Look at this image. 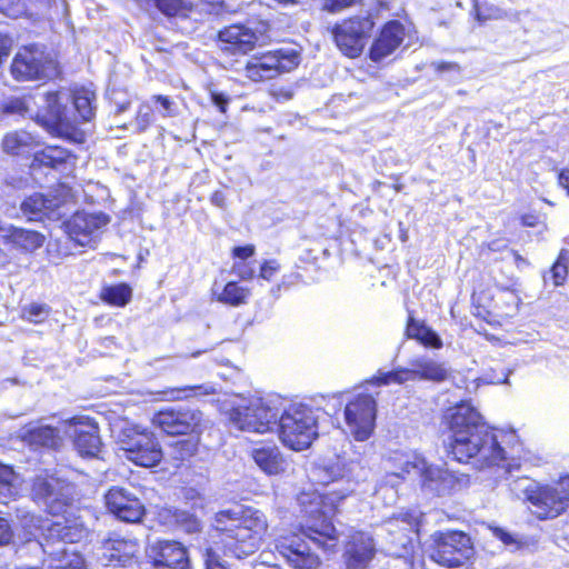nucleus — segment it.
<instances>
[{"instance_id":"17","label":"nucleus","mask_w":569,"mask_h":569,"mask_svg":"<svg viewBox=\"0 0 569 569\" xmlns=\"http://www.w3.org/2000/svg\"><path fill=\"white\" fill-rule=\"evenodd\" d=\"M377 403L370 395H358L345 408L348 432L357 440L369 439L375 429Z\"/></svg>"},{"instance_id":"31","label":"nucleus","mask_w":569,"mask_h":569,"mask_svg":"<svg viewBox=\"0 0 569 569\" xmlns=\"http://www.w3.org/2000/svg\"><path fill=\"white\" fill-rule=\"evenodd\" d=\"M406 336L409 339H416L426 347L439 349L442 347L440 337L425 323H419L412 316H409Z\"/></svg>"},{"instance_id":"49","label":"nucleus","mask_w":569,"mask_h":569,"mask_svg":"<svg viewBox=\"0 0 569 569\" xmlns=\"http://www.w3.org/2000/svg\"><path fill=\"white\" fill-rule=\"evenodd\" d=\"M491 531L496 538H498L503 545L508 547H512L513 549H518L520 546V542L518 539L511 535L510 532L506 531L502 528L493 527L491 528Z\"/></svg>"},{"instance_id":"27","label":"nucleus","mask_w":569,"mask_h":569,"mask_svg":"<svg viewBox=\"0 0 569 569\" xmlns=\"http://www.w3.org/2000/svg\"><path fill=\"white\" fill-rule=\"evenodd\" d=\"M413 378L416 380H427L432 382H442L449 376V368L443 362H439L430 357L421 356L410 361Z\"/></svg>"},{"instance_id":"37","label":"nucleus","mask_w":569,"mask_h":569,"mask_svg":"<svg viewBox=\"0 0 569 569\" xmlns=\"http://www.w3.org/2000/svg\"><path fill=\"white\" fill-rule=\"evenodd\" d=\"M31 102H32L31 97H22V98L11 97V98L6 99L0 104V112L3 116L18 114V116H22V117H26V116L31 117L33 114V111L31 108Z\"/></svg>"},{"instance_id":"25","label":"nucleus","mask_w":569,"mask_h":569,"mask_svg":"<svg viewBox=\"0 0 569 569\" xmlns=\"http://www.w3.org/2000/svg\"><path fill=\"white\" fill-rule=\"evenodd\" d=\"M405 29L398 21L387 23L380 32L379 38L372 43L370 58L379 62L391 54L402 42Z\"/></svg>"},{"instance_id":"61","label":"nucleus","mask_w":569,"mask_h":569,"mask_svg":"<svg viewBox=\"0 0 569 569\" xmlns=\"http://www.w3.org/2000/svg\"><path fill=\"white\" fill-rule=\"evenodd\" d=\"M495 383H508V376H506L502 380H497Z\"/></svg>"},{"instance_id":"50","label":"nucleus","mask_w":569,"mask_h":569,"mask_svg":"<svg viewBox=\"0 0 569 569\" xmlns=\"http://www.w3.org/2000/svg\"><path fill=\"white\" fill-rule=\"evenodd\" d=\"M209 93L211 102L218 108L220 112L226 113L230 102V97L227 93L212 88L209 89Z\"/></svg>"},{"instance_id":"44","label":"nucleus","mask_w":569,"mask_h":569,"mask_svg":"<svg viewBox=\"0 0 569 569\" xmlns=\"http://www.w3.org/2000/svg\"><path fill=\"white\" fill-rule=\"evenodd\" d=\"M156 7L166 16H178L190 9V3L184 0H154Z\"/></svg>"},{"instance_id":"33","label":"nucleus","mask_w":569,"mask_h":569,"mask_svg":"<svg viewBox=\"0 0 569 569\" xmlns=\"http://www.w3.org/2000/svg\"><path fill=\"white\" fill-rule=\"evenodd\" d=\"M212 292L219 302L232 307L246 303L249 297V289L241 287L233 281L228 282L221 290L214 287Z\"/></svg>"},{"instance_id":"45","label":"nucleus","mask_w":569,"mask_h":569,"mask_svg":"<svg viewBox=\"0 0 569 569\" xmlns=\"http://www.w3.org/2000/svg\"><path fill=\"white\" fill-rule=\"evenodd\" d=\"M0 11L10 18H19L28 11L27 0H0Z\"/></svg>"},{"instance_id":"7","label":"nucleus","mask_w":569,"mask_h":569,"mask_svg":"<svg viewBox=\"0 0 569 569\" xmlns=\"http://www.w3.org/2000/svg\"><path fill=\"white\" fill-rule=\"evenodd\" d=\"M112 432L133 463L150 468L160 462L162 450L152 432L127 421L114 423Z\"/></svg>"},{"instance_id":"59","label":"nucleus","mask_w":569,"mask_h":569,"mask_svg":"<svg viewBox=\"0 0 569 569\" xmlns=\"http://www.w3.org/2000/svg\"><path fill=\"white\" fill-rule=\"evenodd\" d=\"M515 260L518 263V266L520 263H526V260L521 256H519L518 253H515Z\"/></svg>"},{"instance_id":"38","label":"nucleus","mask_w":569,"mask_h":569,"mask_svg":"<svg viewBox=\"0 0 569 569\" xmlns=\"http://www.w3.org/2000/svg\"><path fill=\"white\" fill-rule=\"evenodd\" d=\"M29 439L32 443L57 448L60 445V437L57 429L49 426H40L29 431Z\"/></svg>"},{"instance_id":"46","label":"nucleus","mask_w":569,"mask_h":569,"mask_svg":"<svg viewBox=\"0 0 569 569\" xmlns=\"http://www.w3.org/2000/svg\"><path fill=\"white\" fill-rule=\"evenodd\" d=\"M50 308L47 305L32 303L23 309V318L27 320L39 323L49 316Z\"/></svg>"},{"instance_id":"28","label":"nucleus","mask_w":569,"mask_h":569,"mask_svg":"<svg viewBox=\"0 0 569 569\" xmlns=\"http://www.w3.org/2000/svg\"><path fill=\"white\" fill-rule=\"evenodd\" d=\"M251 457L256 465L268 475H278L286 468V461L276 445H262L252 449Z\"/></svg>"},{"instance_id":"57","label":"nucleus","mask_w":569,"mask_h":569,"mask_svg":"<svg viewBox=\"0 0 569 569\" xmlns=\"http://www.w3.org/2000/svg\"><path fill=\"white\" fill-rule=\"evenodd\" d=\"M211 203L214 204L216 207L224 208L226 207V197H224L223 192H221V191L213 192L211 196Z\"/></svg>"},{"instance_id":"53","label":"nucleus","mask_w":569,"mask_h":569,"mask_svg":"<svg viewBox=\"0 0 569 569\" xmlns=\"http://www.w3.org/2000/svg\"><path fill=\"white\" fill-rule=\"evenodd\" d=\"M279 269L280 266L276 260H268L260 268V278L270 281Z\"/></svg>"},{"instance_id":"58","label":"nucleus","mask_w":569,"mask_h":569,"mask_svg":"<svg viewBox=\"0 0 569 569\" xmlns=\"http://www.w3.org/2000/svg\"><path fill=\"white\" fill-rule=\"evenodd\" d=\"M238 273L242 279H251L253 277V270L248 269L244 264H239Z\"/></svg>"},{"instance_id":"3","label":"nucleus","mask_w":569,"mask_h":569,"mask_svg":"<svg viewBox=\"0 0 569 569\" xmlns=\"http://www.w3.org/2000/svg\"><path fill=\"white\" fill-rule=\"evenodd\" d=\"M299 503L305 516L309 518L307 523L300 533L280 536L276 540V549L293 568L313 569L318 566L319 559L311 551L306 538L318 547L329 549L338 539L337 530L329 520L331 509H322V496L303 493L299 497Z\"/></svg>"},{"instance_id":"48","label":"nucleus","mask_w":569,"mask_h":569,"mask_svg":"<svg viewBox=\"0 0 569 569\" xmlns=\"http://www.w3.org/2000/svg\"><path fill=\"white\" fill-rule=\"evenodd\" d=\"M361 1L362 0H323L322 9L330 13H337Z\"/></svg>"},{"instance_id":"29","label":"nucleus","mask_w":569,"mask_h":569,"mask_svg":"<svg viewBox=\"0 0 569 569\" xmlns=\"http://www.w3.org/2000/svg\"><path fill=\"white\" fill-rule=\"evenodd\" d=\"M2 227L4 230H0V236L9 238L16 246L26 251H34L43 244L44 237L37 231L6 227L4 224Z\"/></svg>"},{"instance_id":"52","label":"nucleus","mask_w":569,"mask_h":569,"mask_svg":"<svg viewBox=\"0 0 569 569\" xmlns=\"http://www.w3.org/2000/svg\"><path fill=\"white\" fill-rule=\"evenodd\" d=\"M562 257L558 259V261L552 266L551 273L555 286H560L563 283L567 277V266L561 261Z\"/></svg>"},{"instance_id":"56","label":"nucleus","mask_w":569,"mask_h":569,"mask_svg":"<svg viewBox=\"0 0 569 569\" xmlns=\"http://www.w3.org/2000/svg\"><path fill=\"white\" fill-rule=\"evenodd\" d=\"M253 253H254V247L253 246L236 247L233 249V254L237 258H240L242 260L251 257Z\"/></svg>"},{"instance_id":"36","label":"nucleus","mask_w":569,"mask_h":569,"mask_svg":"<svg viewBox=\"0 0 569 569\" xmlns=\"http://www.w3.org/2000/svg\"><path fill=\"white\" fill-rule=\"evenodd\" d=\"M408 381H415L411 366L409 367H397L391 371L382 372L379 371L376 377L372 378L371 382L378 386H388L391 383L403 385Z\"/></svg>"},{"instance_id":"11","label":"nucleus","mask_w":569,"mask_h":569,"mask_svg":"<svg viewBox=\"0 0 569 569\" xmlns=\"http://www.w3.org/2000/svg\"><path fill=\"white\" fill-rule=\"evenodd\" d=\"M74 495L71 482L47 473L37 476L31 487L33 501L53 516L63 513L73 501Z\"/></svg>"},{"instance_id":"42","label":"nucleus","mask_w":569,"mask_h":569,"mask_svg":"<svg viewBox=\"0 0 569 569\" xmlns=\"http://www.w3.org/2000/svg\"><path fill=\"white\" fill-rule=\"evenodd\" d=\"M216 392V388L210 383L187 386L183 388L171 389L166 391L164 395L172 400L187 399L192 396L212 395Z\"/></svg>"},{"instance_id":"43","label":"nucleus","mask_w":569,"mask_h":569,"mask_svg":"<svg viewBox=\"0 0 569 569\" xmlns=\"http://www.w3.org/2000/svg\"><path fill=\"white\" fill-rule=\"evenodd\" d=\"M198 450V441L193 439H184L176 441L170 447V455L173 459L183 461L192 457Z\"/></svg>"},{"instance_id":"4","label":"nucleus","mask_w":569,"mask_h":569,"mask_svg":"<svg viewBox=\"0 0 569 569\" xmlns=\"http://www.w3.org/2000/svg\"><path fill=\"white\" fill-rule=\"evenodd\" d=\"M21 523L28 533L34 538L36 546H39L46 558L41 569H82L83 559L73 551H69L67 543H74L86 537V529L77 522L50 521L34 515H24ZM19 569H40L36 567Z\"/></svg>"},{"instance_id":"47","label":"nucleus","mask_w":569,"mask_h":569,"mask_svg":"<svg viewBox=\"0 0 569 569\" xmlns=\"http://www.w3.org/2000/svg\"><path fill=\"white\" fill-rule=\"evenodd\" d=\"M152 122V109L143 103L139 107L136 116V126L139 132L144 131Z\"/></svg>"},{"instance_id":"51","label":"nucleus","mask_w":569,"mask_h":569,"mask_svg":"<svg viewBox=\"0 0 569 569\" xmlns=\"http://www.w3.org/2000/svg\"><path fill=\"white\" fill-rule=\"evenodd\" d=\"M152 100L159 102L162 110L161 114L163 117H174L177 116V106L176 103L167 96H153Z\"/></svg>"},{"instance_id":"2","label":"nucleus","mask_w":569,"mask_h":569,"mask_svg":"<svg viewBox=\"0 0 569 569\" xmlns=\"http://www.w3.org/2000/svg\"><path fill=\"white\" fill-rule=\"evenodd\" d=\"M266 515L252 507L237 506L216 513L213 546L204 555L206 569H227L219 552L242 558L252 555L262 545L268 532Z\"/></svg>"},{"instance_id":"10","label":"nucleus","mask_w":569,"mask_h":569,"mask_svg":"<svg viewBox=\"0 0 569 569\" xmlns=\"http://www.w3.org/2000/svg\"><path fill=\"white\" fill-rule=\"evenodd\" d=\"M380 530L386 535L383 550L397 558H403L412 567L418 520L411 512H403L383 522Z\"/></svg>"},{"instance_id":"1","label":"nucleus","mask_w":569,"mask_h":569,"mask_svg":"<svg viewBox=\"0 0 569 569\" xmlns=\"http://www.w3.org/2000/svg\"><path fill=\"white\" fill-rule=\"evenodd\" d=\"M446 419L450 431L449 453L455 460L477 469L502 466L511 472L512 466L506 463V452L498 436L475 407L462 402L450 409Z\"/></svg>"},{"instance_id":"21","label":"nucleus","mask_w":569,"mask_h":569,"mask_svg":"<svg viewBox=\"0 0 569 569\" xmlns=\"http://www.w3.org/2000/svg\"><path fill=\"white\" fill-rule=\"evenodd\" d=\"M64 433L73 439V445L81 456L96 457L100 451L101 440L97 425L86 417H74L63 422Z\"/></svg>"},{"instance_id":"23","label":"nucleus","mask_w":569,"mask_h":569,"mask_svg":"<svg viewBox=\"0 0 569 569\" xmlns=\"http://www.w3.org/2000/svg\"><path fill=\"white\" fill-rule=\"evenodd\" d=\"M150 557L154 569H192L186 548L177 541H159Z\"/></svg>"},{"instance_id":"54","label":"nucleus","mask_w":569,"mask_h":569,"mask_svg":"<svg viewBox=\"0 0 569 569\" xmlns=\"http://www.w3.org/2000/svg\"><path fill=\"white\" fill-rule=\"evenodd\" d=\"M12 531L7 519L0 517V546L8 545L11 541Z\"/></svg>"},{"instance_id":"32","label":"nucleus","mask_w":569,"mask_h":569,"mask_svg":"<svg viewBox=\"0 0 569 569\" xmlns=\"http://www.w3.org/2000/svg\"><path fill=\"white\" fill-rule=\"evenodd\" d=\"M36 146V139L27 131H14L8 133L2 140L4 152L10 154H22L29 152Z\"/></svg>"},{"instance_id":"60","label":"nucleus","mask_w":569,"mask_h":569,"mask_svg":"<svg viewBox=\"0 0 569 569\" xmlns=\"http://www.w3.org/2000/svg\"><path fill=\"white\" fill-rule=\"evenodd\" d=\"M274 1L278 3H282V4H289V3H295L297 0H274Z\"/></svg>"},{"instance_id":"16","label":"nucleus","mask_w":569,"mask_h":569,"mask_svg":"<svg viewBox=\"0 0 569 569\" xmlns=\"http://www.w3.org/2000/svg\"><path fill=\"white\" fill-rule=\"evenodd\" d=\"M471 555V540L466 533L449 531L435 536V548L431 559L440 566L447 568L460 567Z\"/></svg>"},{"instance_id":"63","label":"nucleus","mask_w":569,"mask_h":569,"mask_svg":"<svg viewBox=\"0 0 569 569\" xmlns=\"http://www.w3.org/2000/svg\"><path fill=\"white\" fill-rule=\"evenodd\" d=\"M191 526H192V529H197V527H198L197 521H196V520H193V521H192V523H191Z\"/></svg>"},{"instance_id":"20","label":"nucleus","mask_w":569,"mask_h":569,"mask_svg":"<svg viewBox=\"0 0 569 569\" xmlns=\"http://www.w3.org/2000/svg\"><path fill=\"white\" fill-rule=\"evenodd\" d=\"M109 223V217L102 212H76L66 223V232L76 243L92 247L100 230Z\"/></svg>"},{"instance_id":"40","label":"nucleus","mask_w":569,"mask_h":569,"mask_svg":"<svg viewBox=\"0 0 569 569\" xmlns=\"http://www.w3.org/2000/svg\"><path fill=\"white\" fill-rule=\"evenodd\" d=\"M94 92L89 89H79L73 93V107L82 121H89L93 117L92 100Z\"/></svg>"},{"instance_id":"22","label":"nucleus","mask_w":569,"mask_h":569,"mask_svg":"<svg viewBox=\"0 0 569 569\" xmlns=\"http://www.w3.org/2000/svg\"><path fill=\"white\" fill-rule=\"evenodd\" d=\"M377 552L375 539L366 531H355L345 546L343 559L347 569H366Z\"/></svg>"},{"instance_id":"30","label":"nucleus","mask_w":569,"mask_h":569,"mask_svg":"<svg viewBox=\"0 0 569 569\" xmlns=\"http://www.w3.org/2000/svg\"><path fill=\"white\" fill-rule=\"evenodd\" d=\"M266 64H270L276 69V74L288 72L296 68L300 62V56L292 48H281L270 51L260 57Z\"/></svg>"},{"instance_id":"34","label":"nucleus","mask_w":569,"mask_h":569,"mask_svg":"<svg viewBox=\"0 0 569 569\" xmlns=\"http://www.w3.org/2000/svg\"><path fill=\"white\" fill-rule=\"evenodd\" d=\"M71 159L72 156L67 149L57 146H48L34 153V162L50 168H58Z\"/></svg>"},{"instance_id":"13","label":"nucleus","mask_w":569,"mask_h":569,"mask_svg":"<svg viewBox=\"0 0 569 569\" xmlns=\"http://www.w3.org/2000/svg\"><path fill=\"white\" fill-rule=\"evenodd\" d=\"M73 196L67 186H60L54 193H34L24 199L20 206L21 212L29 220H60L69 212Z\"/></svg>"},{"instance_id":"12","label":"nucleus","mask_w":569,"mask_h":569,"mask_svg":"<svg viewBox=\"0 0 569 569\" xmlns=\"http://www.w3.org/2000/svg\"><path fill=\"white\" fill-rule=\"evenodd\" d=\"M152 422L163 432L178 435H201L209 426L203 413L189 406H176L160 410L154 415Z\"/></svg>"},{"instance_id":"15","label":"nucleus","mask_w":569,"mask_h":569,"mask_svg":"<svg viewBox=\"0 0 569 569\" xmlns=\"http://www.w3.org/2000/svg\"><path fill=\"white\" fill-rule=\"evenodd\" d=\"M11 73L18 81L42 80L56 76L57 64L39 47H24L16 54Z\"/></svg>"},{"instance_id":"64","label":"nucleus","mask_w":569,"mask_h":569,"mask_svg":"<svg viewBox=\"0 0 569 569\" xmlns=\"http://www.w3.org/2000/svg\"><path fill=\"white\" fill-rule=\"evenodd\" d=\"M200 353H201V351H197V352L192 353L191 357H198Z\"/></svg>"},{"instance_id":"35","label":"nucleus","mask_w":569,"mask_h":569,"mask_svg":"<svg viewBox=\"0 0 569 569\" xmlns=\"http://www.w3.org/2000/svg\"><path fill=\"white\" fill-rule=\"evenodd\" d=\"M19 477L13 469L7 465L0 463V501L6 503L18 495Z\"/></svg>"},{"instance_id":"41","label":"nucleus","mask_w":569,"mask_h":569,"mask_svg":"<svg viewBox=\"0 0 569 569\" xmlns=\"http://www.w3.org/2000/svg\"><path fill=\"white\" fill-rule=\"evenodd\" d=\"M276 69L266 64L261 58H254L246 66V77L252 81H262L274 78Z\"/></svg>"},{"instance_id":"6","label":"nucleus","mask_w":569,"mask_h":569,"mask_svg":"<svg viewBox=\"0 0 569 569\" xmlns=\"http://www.w3.org/2000/svg\"><path fill=\"white\" fill-rule=\"evenodd\" d=\"M279 437L284 446L301 451L318 437V413L313 408L295 403L279 419Z\"/></svg>"},{"instance_id":"8","label":"nucleus","mask_w":569,"mask_h":569,"mask_svg":"<svg viewBox=\"0 0 569 569\" xmlns=\"http://www.w3.org/2000/svg\"><path fill=\"white\" fill-rule=\"evenodd\" d=\"M396 459L399 470L393 475L403 477L406 473H415L421 477L422 488L438 496L449 493L457 486V478L448 470L436 466H428L427 461L417 453H401Z\"/></svg>"},{"instance_id":"14","label":"nucleus","mask_w":569,"mask_h":569,"mask_svg":"<svg viewBox=\"0 0 569 569\" xmlns=\"http://www.w3.org/2000/svg\"><path fill=\"white\" fill-rule=\"evenodd\" d=\"M373 26L375 23L369 16H356L337 23L331 33L335 43L343 54L357 58L363 51Z\"/></svg>"},{"instance_id":"39","label":"nucleus","mask_w":569,"mask_h":569,"mask_svg":"<svg viewBox=\"0 0 569 569\" xmlns=\"http://www.w3.org/2000/svg\"><path fill=\"white\" fill-rule=\"evenodd\" d=\"M101 299L109 305L123 307L131 299V288L124 283L106 287L101 291Z\"/></svg>"},{"instance_id":"55","label":"nucleus","mask_w":569,"mask_h":569,"mask_svg":"<svg viewBox=\"0 0 569 569\" xmlns=\"http://www.w3.org/2000/svg\"><path fill=\"white\" fill-rule=\"evenodd\" d=\"M431 66L438 72H446V71H456V72H458V71H460V67L456 62L439 61V62H432Z\"/></svg>"},{"instance_id":"5","label":"nucleus","mask_w":569,"mask_h":569,"mask_svg":"<svg viewBox=\"0 0 569 569\" xmlns=\"http://www.w3.org/2000/svg\"><path fill=\"white\" fill-rule=\"evenodd\" d=\"M510 486L516 493H525L531 505V511L539 519L556 518L569 506V476L546 486H540L529 478H518Z\"/></svg>"},{"instance_id":"19","label":"nucleus","mask_w":569,"mask_h":569,"mask_svg":"<svg viewBox=\"0 0 569 569\" xmlns=\"http://www.w3.org/2000/svg\"><path fill=\"white\" fill-rule=\"evenodd\" d=\"M104 502L108 511L121 521L137 523L144 516V505L128 488H110L104 495Z\"/></svg>"},{"instance_id":"26","label":"nucleus","mask_w":569,"mask_h":569,"mask_svg":"<svg viewBox=\"0 0 569 569\" xmlns=\"http://www.w3.org/2000/svg\"><path fill=\"white\" fill-rule=\"evenodd\" d=\"M101 549V560L106 561V565L114 560L124 562L137 552V541L134 539L123 538L118 533H112V536L103 541Z\"/></svg>"},{"instance_id":"62","label":"nucleus","mask_w":569,"mask_h":569,"mask_svg":"<svg viewBox=\"0 0 569 569\" xmlns=\"http://www.w3.org/2000/svg\"><path fill=\"white\" fill-rule=\"evenodd\" d=\"M129 103H126V104H122L120 108H119V111L122 112L124 111L127 108H128Z\"/></svg>"},{"instance_id":"9","label":"nucleus","mask_w":569,"mask_h":569,"mask_svg":"<svg viewBox=\"0 0 569 569\" xmlns=\"http://www.w3.org/2000/svg\"><path fill=\"white\" fill-rule=\"evenodd\" d=\"M278 416V408L261 398L241 399L229 411V420L236 428L258 433L276 426Z\"/></svg>"},{"instance_id":"24","label":"nucleus","mask_w":569,"mask_h":569,"mask_svg":"<svg viewBox=\"0 0 569 569\" xmlns=\"http://www.w3.org/2000/svg\"><path fill=\"white\" fill-rule=\"evenodd\" d=\"M260 37L261 34H258L252 29L240 24L227 27L219 32V40L224 44L222 49L233 54L248 53L254 48Z\"/></svg>"},{"instance_id":"18","label":"nucleus","mask_w":569,"mask_h":569,"mask_svg":"<svg viewBox=\"0 0 569 569\" xmlns=\"http://www.w3.org/2000/svg\"><path fill=\"white\" fill-rule=\"evenodd\" d=\"M44 101L47 114L43 116V123L48 130L52 134L82 143L84 141V133L78 128V121L60 103V94L58 92H48Z\"/></svg>"}]
</instances>
